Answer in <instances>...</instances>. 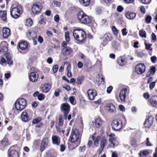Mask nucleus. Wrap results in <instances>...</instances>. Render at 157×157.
I'll use <instances>...</instances> for the list:
<instances>
[{
  "label": "nucleus",
  "mask_w": 157,
  "mask_h": 157,
  "mask_svg": "<svg viewBox=\"0 0 157 157\" xmlns=\"http://www.w3.org/2000/svg\"><path fill=\"white\" fill-rule=\"evenodd\" d=\"M141 2L143 4H147L150 3L151 0H140Z\"/></svg>",
  "instance_id": "864d4df0"
},
{
  "label": "nucleus",
  "mask_w": 157,
  "mask_h": 157,
  "mask_svg": "<svg viewBox=\"0 0 157 157\" xmlns=\"http://www.w3.org/2000/svg\"><path fill=\"white\" fill-rule=\"evenodd\" d=\"M72 52V50L70 47L62 48L61 51V54L64 56L69 55Z\"/></svg>",
  "instance_id": "a211bd4d"
},
{
  "label": "nucleus",
  "mask_w": 157,
  "mask_h": 157,
  "mask_svg": "<svg viewBox=\"0 0 157 157\" xmlns=\"http://www.w3.org/2000/svg\"><path fill=\"white\" fill-rule=\"evenodd\" d=\"M62 86L63 88H64L67 91H69L71 89L69 85H63Z\"/></svg>",
  "instance_id": "4d7b16f0"
},
{
  "label": "nucleus",
  "mask_w": 157,
  "mask_h": 157,
  "mask_svg": "<svg viewBox=\"0 0 157 157\" xmlns=\"http://www.w3.org/2000/svg\"><path fill=\"white\" fill-rule=\"evenodd\" d=\"M21 9V7L20 5H17V7H13L10 12L12 17L15 19L18 18L20 16V11Z\"/></svg>",
  "instance_id": "39448f33"
},
{
  "label": "nucleus",
  "mask_w": 157,
  "mask_h": 157,
  "mask_svg": "<svg viewBox=\"0 0 157 157\" xmlns=\"http://www.w3.org/2000/svg\"><path fill=\"white\" fill-rule=\"evenodd\" d=\"M18 47L21 49L24 50L27 48L28 44L25 41H22L19 43Z\"/></svg>",
  "instance_id": "cd10ccee"
},
{
  "label": "nucleus",
  "mask_w": 157,
  "mask_h": 157,
  "mask_svg": "<svg viewBox=\"0 0 157 157\" xmlns=\"http://www.w3.org/2000/svg\"><path fill=\"white\" fill-rule=\"evenodd\" d=\"M69 100L70 103L71 104L73 105H75V101L73 97L71 96L70 97Z\"/></svg>",
  "instance_id": "49530a36"
},
{
  "label": "nucleus",
  "mask_w": 157,
  "mask_h": 157,
  "mask_svg": "<svg viewBox=\"0 0 157 157\" xmlns=\"http://www.w3.org/2000/svg\"><path fill=\"white\" fill-rule=\"evenodd\" d=\"M123 9V8L121 6H118L117 8V10L119 12H122Z\"/></svg>",
  "instance_id": "bf43d9fd"
},
{
  "label": "nucleus",
  "mask_w": 157,
  "mask_h": 157,
  "mask_svg": "<svg viewBox=\"0 0 157 157\" xmlns=\"http://www.w3.org/2000/svg\"><path fill=\"white\" fill-rule=\"evenodd\" d=\"M127 91V88H124L122 89L119 94V97L121 100L122 101H125V98L126 96V93Z\"/></svg>",
  "instance_id": "aec40b11"
},
{
  "label": "nucleus",
  "mask_w": 157,
  "mask_h": 157,
  "mask_svg": "<svg viewBox=\"0 0 157 157\" xmlns=\"http://www.w3.org/2000/svg\"><path fill=\"white\" fill-rule=\"evenodd\" d=\"M64 119L63 118H63L61 117H59V126L60 125H62L63 124V120Z\"/></svg>",
  "instance_id": "0e129e2a"
},
{
  "label": "nucleus",
  "mask_w": 157,
  "mask_h": 157,
  "mask_svg": "<svg viewBox=\"0 0 157 157\" xmlns=\"http://www.w3.org/2000/svg\"><path fill=\"white\" fill-rule=\"evenodd\" d=\"M86 146L85 145H83L82 147H80L78 149V151L80 152H83L85 150Z\"/></svg>",
  "instance_id": "603ef678"
},
{
  "label": "nucleus",
  "mask_w": 157,
  "mask_h": 157,
  "mask_svg": "<svg viewBox=\"0 0 157 157\" xmlns=\"http://www.w3.org/2000/svg\"><path fill=\"white\" fill-rule=\"evenodd\" d=\"M3 36L4 38H6L8 37L10 34V30L8 28L5 27L2 30Z\"/></svg>",
  "instance_id": "412c9836"
},
{
  "label": "nucleus",
  "mask_w": 157,
  "mask_h": 157,
  "mask_svg": "<svg viewBox=\"0 0 157 157\" xmlns=\"http://www.w3.org/2000/svg\"><path fill=\"white\" fill-rule=\"evenodd\" d=\"M0 18L4 21H7V13L6 10L0 11Z\"/></svg>",
  "instance_id": "b1692460"
},
{
  "label": "nucleus",
  "mask_w": 157,
  "mask_h": 157,
  "mask_svg": "<svg viewBox=\"0 0 157 157\" xmlns=\"http://www.w3.org/2000/svg\"><path fill=\"white\" fill-rule=\"evenodd\" d=\"M41 120V118L38 117L37 118L33 119L32 121V123L33 124H35L38 123Z\"/></svg>",
  "instance_id": "ea45409f"
},
{
  "label": "nucleus",
  "mask_w": 157,
  "mask_h": 157,
  "mask_svg": "<svg viewBox=\"0 0 157 157\" xmlns=\"http://www.w3.org/2000/svg\"><path fill=\"white\" fill-rule=\"evenodd\" d=\"M149 102L153 106L157 107V96H152L149 100Z\"/></svg>",
  "instance_id": "5701e85b"
},
{
  "label": "nucleus",
  "mask_w": 157,
  "mask_h": 157,
  "mask_svg": "<svg viewBox=\"0 0 157 157\" xmlns=\"http://www.w3.org/2000/svg\"><path fill=\"white\" fill-rule=\"evenodd\" d=\"M126 17L129 19H132L136 16V14L134 13H131L129 12H126L125 13Z\"/></svg>",
  "instance_id": "c85d7f7f"
},
{
  "label": "nucleus",
  "mask_w": 157,
  "mask_h": 157,
  "mask_svg": "<svg viewBox=\"0 0 157 157\" xmlns=\"http://www.w3.org/2000/svg\"><path fill=\"white\" fill-rule=\"evenodd\" d=\"M112 128L115 130H118L123 127L122 121L120 119L114 120L111 123Z\"/></svg>",
  "instance_id": "0eeeda50"
},
{
  "label": "nucleus",
  "mask_w": 157,
  "mask_h": 157,
  "mask_svg": "<svg viewBox=\"0 0 157 157\" xmlns=\"http://www.w3.org/2000/svg\"><path fill=\"white\" fill-rule=\"evenodd\" d=\"M29 77V80L31 82H35L38 78V74L36 72H32L30 73Z\"/></svg>",
  "instance_id": "f8f14e48"
},
{
  "label": "nucleus",
  "mask_w": 157,
  "mask_h": 157,
  "mask_svg": "<svg viewBox=\"0 0 157 157\" xmlns=\"http://www.w3.org/2000/svg\"><path fill=\"white\" fill-rule=\"evenodd\" d=\"M66 41H63L61 44V48L62 49V48H68V47H67V43Z\"/></svg>",
  "instance_id": "3c124183"
},
{
  "label": "nucleus",
  "mask_w": 157,
  "mask_h": 157,
  "mask_svg": "<svg viewBox=\"0 0 157 157\" xmlns=\"http://www.w3.org/2000/svg\"><path fill=\"white\" fill-rule=\"evenodd\" d=\"M58 138L57 136H52V140L53 144H56L58 145Z\"/></svg>",
  "instance_id": "4c0bfd02"
},
{
  "label": "nucleus",
  "mask_w": 157,
  "mask_h": 157,
  "mask_svg": "<svg viewBox=\"0 0 157 157\" xmlns=\"http://www.w3.org/2000/svg\"><path fill=\"white\" fill-rule=\"evenodd\" d=\"M112 31L115 35H117L118 34V32L117 29L116 28L115 26H113L112 27Z\"/></svg>",
  "instance_id": "8fccbe9b"
},
{
  "label": "nucleus",
  "mask_w": 157,
  "mask_h": 157,
  "mask_svg": "<svg viewBox=\"0 0 157 157\" xmlns=\"http://www.w3.org/2000/svg\"><path fill=\"white\" fill-rule=\"evenodd\" d=\"M139 35L142 37L146 38V32L143 30H141L139 31Z\"/></svg>",
  "instance_id": "58836bf2"
},
{
  "label": "nucleus",
  "mask_w": 157,
  "mask_h": 157,
  "mask_svg": "<svg viewBox=\"0 0 157 157\" xmlns=\"http://www.w3.org/2000/svg\"><path fill=\"white\" fill-rule=\"evenodd\" d=\"M145 67L143 63L137 64L136 67L135 71L138 74H141L144 72Z\"/></svg>",
  "instance_id": "1a4fd4ad"
},
{
  "label": "nucleus",
  "mask_w": 157,
  "mask_h": 157,
  "mask_svg": "<svg viewBox=\"0 0 157 157\" xmlns=\"http://www.w3.org/2000/svg\"><path fill=\"white\" fill-rule=\"evenodd\" d=\"M75 39L79 42L84 41L86 39L85 32L82 29H75L73 32Z\"/></svg>",
  "instance_id": "f257e3e1"
},
{
  "label": "nucleus",
  "mask_w": 157,
  "mask_h": 157,
  "mask_svg": "<svg viewBox=\"0 0 157 157\" xmlns=\"http://www.w3.org/2000/svg\"><path fill=\"white\" fill-rule=\"evenodd\" d=\"M65 40L67 42H69L70 40L69 33V32H66L65 33Z\"/></svg>",
  "instance_id": "79ce46f5"
},
{
  "label": "nucleus",
  "mask_w": 157,
  "mask_h": 157,
  "mask_svg": "<svg viewBox=\"0 0 157 157\" xmlns=\"http://www.w3.org/2000/svg\"><path fill=\"white\" fill-rule=\"evenodd\" d=\"M40 20L39 21V23L40 24H44L45 23L44 20V19L43 16L41 15L40 17Z\"/></svg>",
  "instance_id": "5fc2aeb1"
},
{
  "label": "nucleus",
  "mask_w": 157,
  "mask_h": 157,
  "mask_svg": "<svg viewBox=\"0 0 157 157\" xmlns=\"http://www.w3.org/2000/svg\"><path fill=\"white\" fill-rule=\"evenodd\" d=\"M51 88V85L48 83L42 85L41 88V90L43 92L47 93L50 90Z\"/></svg>",
  "instance_id": "6ab92c4d"
},
{
  "label": "nucleus",
  "mask_w": 157,
  "mask_h": 157,
  "mask_svg": "<svg viewBox=\"0 0 157 157\" xmlns=\"http://www.w3.org/2000/svg\"><path fill=\"white\" fill-rule=\"evenodd\" d=\"M121 31L122 32V34L123 35L125 36L127 34V32L126 31V29L124 28L122 29Z\"/></svg>",
  "instance_id": "e2e57ef3"
},
{
  "label": "nucleus",
  "mask_w": 157,
  "mask_h": 157,
  "mask_svg": "<svg viewBox=\"0 0 157 157\" xmlns=\"http://www.w3.org/2000/svg\"><path fill=\"white\" fill-rule=\"evenodd\" d=\"M152 117L151 116L149 117L148 119L146 120L144 122L145 127L147 128L150 127L152 123Z\"/></svg>",
  "instance_id": "393cba45"
},
{
  "label": "nucleus",
  "mask_w": 157,
  "mask_h": 157,
  "mask_svg": "<svg viewBox=\"0 0 157 157\" xmlns=\"http://www.w3.org/2000/svg\"><path fill=\"white\" fill-rule=\"evenodd\" d=\"M87 94L89 99L90 100H93L94 98L97 95V93L95 90L91 89L87 90Z\"/></svg>",
  "instance_id": "9d476101"
},
{
  "label": "nucleus",
  "mask_w": 157,
  "mask_h": 157,
  "mask_svg": "<svg viewBox=\"0 0 157 157\" xmlns=\"http://www.w3.org/2000/svg\"><path fill=\"white\" fill-rule=\"evenodd\" d=\"M100 139H101V137L99 136H98L94 140V144L95 146H97L98 145L99 140Z\"/></svg>",
  "instance_id": "c03bdc74"
},
{
  "label": "nucleus",
  "mask_w": 157,
  "mask_h": 157,
  "mask_svg": "<svg viewBox=\"0 0 157 157\" xmlns=\"http://www.w3.org/2000/svg\"><path fill=\"white\" fill-rule=\"evenodd\" d=\"M119 44L117 42L113 41L112 43V47L114 49H116L119 46Z\"/></svg>",
  "instance_id": "a19ab883"
},
{
  "label": "nucleus",
  "mask_w": 157,
  "mask_h": 157,
  "mask_svg": "<svg viewBox=\"0 0 157 157\" xmlns=\"http://www.w3.org/2000/svg\"><path fill=\"white\" fill-rule=\"evenodd\" d=\"M41 9V4L39 2L34 3L33 5L32 8V13L35 14L39 13Z\"/></svg>",
  "instance_id": "6e6552de"
},
{
  "label": "nucleus",
  "mask_w": 157,
  "mask_h": 157,
  "mask_svg": "<svg viewBox=\"0 0 157 157\" xmlns=\"http://www.w3.org/2000/svg\"><path fill=\"white\" fill-rule=\"evenodd\" d=\"M48 145V139L47 138H44L41 142L40 150L43 151L47 147Z\"/></svg>",
  "instance_id": "f3484780"
},
{
  "label": "nucleus",
  "mask_w": 157,
  "mask_h": 157,
  "mask_svg": "<svg viewBox=\"0 0 157 157\" xmlns=\"http://www.w3.org/2000/svg\"><path fill=\"white\" fill-rule=\"evenodd\" d=\"M107 141L104 137H102L101 139L100 147L104 148L105 145L106 144Z\"/></svg>",
  "instance_id": "473e14b6"
},
{
  "label": "nucleus",
  "mask_w": 157,
  "mask_h": 157,
  "mask_svg": "<svg viewBox=\"0 0 157 157\" xmlns=\"http://www.w3.org/2000/svg\"><path fill=\"white\" fill-rule=\"evenodd\" d=\"M103 123V121L101 118L98 117L95 120V125L97 128L99 129L102 127Z\"/></svg>",
  "instance_id": "2eb2a0df"
},
{
  "label": "nucleus",
  "mask_w": 157,
  "mask_h": 157,
  "mask_svg": "<svg viewBox=\"0 0 157 157\" xmlns=\"http://www.w3.org/2000/svg\"><path fill=\"white\" fill-rule=\"evenodd\" d=\"M60 151L61 152H63L66 148V146L63 144H61L60 146Z\"/></svg>",
  "instance_id": "680f3d73"
},
{
  "label": "nucleus",
  "mask_w": 157,
  "mask_h": 157,
  "mask_svg": "<svg viewBox=\"0 0 157 157\" xmlns=\"http://www.w3.org/2000/svg\"><path fill=\"white\" fill-rule=\"evenodd\" d=\"M26 36L29 40H33L36 36V33L33 30H29L26 33Z\"/></svg>",
  "instance_id": "4468645a"
},
{
  "label": "nucleus",
  "mask_w": 157,
  "mask_h": 157,
  "mask_svg": "<svg viewBox=\"0 0 157 157\" xmlns=\"http://www.w3.org/2000/svg\"><path fill=\"white\" fill-rule=\"evenodd\" d=\"M6 58L7 59L8 64L9 66L12 65L13 64V61L12 59L11 56L10 54H6Z\"/></svg>",
  "instance_id": "2f4dec72"
},
{
  "label": "nucleus",
  "mask_w": 157,
  "mask_h": 157,
  "mask_svg": "<svg viewBox=\"0 0 157 157\" xmlns=\"http://www.w3.org/2000/svg\"><path fill=\"white\" fill-rule=\"evenodd\" d=\"M21 117L22 120L25 122H27L30 120L27 113L25 111H23L22 113Z\"/></svg>",
  "instance_id": "4be33fe9"
},
{
  "label": "nucleus",
  "mask_w": 157,
  "mask_h": 157,
  "mask_svg": "<svg viewBox=\"0 0 157 157\" xmlns=\"http://www.w3.org/2000/svg\"><path fill=\"white\" fill-rule=\"evenodd\" d=\"M17 151L13 150H11L9 151V157H19Z\"/></svg>",
  "instance_id": "a878e982"
},
{
  "label": "nucleus",
  "mask_w": 157,
  "mask_h": 157,
  "mask_svg": "<svg viewBox=\"0 0 157 157\" xmlns=\"http://www.w3.org/2000/svg\"><path fill=\"white\" fill-rule=\"evenodd\" d=\"M110 145L109 147L114 148L117 146L118 144V142L116 138L114 137H110L109 140Z\"/></svg>",
  "instance_id": "ddd939ff"
},
{
  "label": "nucleus",
  "mask_w": 157,
  "mask_h": 157,
  "mask_svg": "<svg viewBox=\"0 0 157 157\" xmlns=\"http://www.w3.org/2000/svg\"><path fill=\"white\" fill-rule=\"evenodd\" d=\"M44 95L42 94H40L38 96V99L40 101L43 100L45 98Z\"/></svg>",
  "instance_id": "a18cd8bd"
},
{
  "label": "nucleus",
  "mask_w": 157,
  "mask_h": 157,
  "mask_svg": "<svg viewBox=\"0 0 157 157\" xmlns=\"http://www.w3.org/2000/svg\"><path fill=\"white\" fill-rule=\"evenodd\" d=\"M60 109L63 113V118L65 120H67L70 109V105L67 103H63L61 105Z\"/></svg>",
  "instance_id": "423d86ee"
},
{
  "label": "nucleus",
  "mask_w": 157,
  "mask_h": 157,
  "mask_svg": "<svg viewBox=\"0 0 157 157\" xmlns=\"http://www.w3.org/2000/svg\"><path fill=\"white\" fill-rule=\"evenodd\" d=\"M151 17L150 16H147L145 18L146 22L147 23H151Z\"/></svg>",
  "instance_id": "de8ad7c7"
},
{
  "label": "nucleus",
  "mask_w": 157,
  "mask_h": 157,
  "mask_svg": "<svg viewBox=\"0 0 157 157\" xmlns=\"http://www.w3.org/2000/svg\"><path fill=\"white\" fill-rule=\"evenodd\" d=\"M151 62L154 63H155L157 60V58L155 56H153L151 58Z\"/></svg>",
  "instance_id": "6e6d98bb"
},
{
  "label": "nucleus",
  "mask_w": 157,
  "mask_h": 157,
  "mask_svg": "<svg viewBox=\"0 0 157 157\" xmlns=\"http://www.w3.org/2000/svg\"><path fill=\"white\" fill-rule=\"evenodd\" d=\"M84 79V77L83 76H78L77 79L76 83L78 85L81 84Z\"/></svg>",
  "instance_id": "f704fd0d"
},
{
  "label": "nucleus",
  "mask_w": 157,
  "mask_h": 157,
  "mask_svg": "<svg viewBox=\"0 0 157 157\" xmlns=\"http://www.w3.org/2000/svg\"><path fill=\"white\" fill-rule=\"evenodd\" d=\"M9 144V140L6 137H5L2 140L0 141V147L4 148Z\"/></svg>",
  "instance_id": "dca6fc26"
},
{
  "label": "nucleus",
  "mask_w": 157,
  "mask_h": 157,
  "mask_svg": "<svg viewBox=\"0 0 157 157\" xmlns=\"http://www.w3.org/2000/svg\"><path fill=\"white\" fill-rule=\"evenodd\" d=\"M117 62L119 65L120 66H123L125 64L124 59L122 56H120L118 58Z\"/></svg>",
  "instance_id": "c756f323"
},
{
  "label": "nucleus",
  "mask_w": 157,
  "mask_h": 157,
  "mask_svg": "<svg viewBox=\"0 0 157 157\" xmlns=\"http://www.w3.org/2000/svg\"><path fill=\"white\" fill-rule=\"evenodd\" d=\"M149 71L151 72V75H153L155 71V68L154 67H152L149 70Z\"/></svg>",
  "instance_id": "338daca9"
},
{
  "label": "nucleus",
  "mask_w": 157,
  "mask_h": 157,
  "mask_svg": "<svg viewBox=\"0 0 157 157\" xmlns=\"http://www.w3.org/2000/svg\"><path fill=\"white\" fill-rule=\"evenodd\" d=\"M33 24V20L31 18H28V19H26L25 23V24L26 25H27V26L29 27L31 26Z\"/></svg>",
  "instance_id": "c9c22d12"
},
{
  "label": "nucleus",
  "mask_w": 157,
  "mask_h": 157,
  "mask_svg": "<svg viewBox=\"0 0 157 157\" xmlns=\"http://www.w3.org/2000/svg\"><path fill=\"white\" fill-rule=\"evenodd\" d=\"M149 138H147L146 139V145L147 146H152V145L151 143L149 140Z\"/></svg>",
  "instance_id": "69168bd1"
},
{
  "label": "nucleus",
  "mask_w": 157,
  "mask_h": 157,
  "mask_svg": "<svg viewBox=\"0 0 157 157\" xmlns=\"http://www.w3.org/2000/svg\"><path fill=\"white\" fill-rule=\"evenodd\" d=\"M145 48L148 51H152V49L151 48V47L152 44H145Z\"/></svg>",
  "instance_id": "37998d69"
},
{
  "label": "nucleus",
  "mask_w": 157,
  "mask_h": 157,
  "mask_svg": "<svg viewBox=\"0 0 157 157\" xmlns=\"http://www.w3.org/2000/svg\"><path fill=\"white\" fill-rule=\"evenodd\" d=\"M113 89V87L112 86H109L107 88V92L108 94L110 93L111 91Z\"/></svg>",
  "instance_id": "052dcab7"
},
{
  "label": "nucleus",
  "mask_w": 157,
  "mask_h": 157,
  "mask_svg": "<svg viewBox=\"0 0 157 157\" xmlns=\"http://www.w3.org/2000/svg\"><path fill=\"white\" fill-rule=\"evenodd\" d=\"M81 4L84 6H89L90 3V0H78Z\"/></svg>",
  "instance_id": "72a5a7b5"
},
{
  "label": "nucleus",
  "mask_w": 157,
  "mask_h": 157,
  "mask_svg": "<svg viewBox=\"0 0 157 157\" xmlns=\"http://www.w3.org/2000/svg\"><path fill=\"white\" fill-rule=\"evenodd\" d=\"M155 85V82H151L150 84L149 88L151 90H152Z\"/></svg>",
  "instance_id": "13d9d810"
},
{
  "label": "nucleus",
  "mask_w": 157,
  "mask_h": 157,
  "mask_svg": "<svg viewBox=\"0 0 157 157\" xmlns=\"http://www.w3.org/2000/svg\"><path fill=\"white\" fill-rule=\"evenodd\" d=\"M77 66L78 68H81L83 66V63L81 62H78L77 64Z\"/></svg>",
  "instance_id": "774afa93"
},
{
  "label": "nucleus",
  "mask_w": 157,
  "mask_h": 157,
  "mask_svg": "<svg viewBox=\"0 0 157 157\" xmlns=\"http://www.w3.org/2000/svg\"><path fill=\"white\" fill-rule=\"evenodd\" d=\"M8 51L7 43L2 41L0 43V53L5 54Z\"/></svg>",
  "instance_id": "9b49d317"
},
{
  "label": "nucleus",
  "mask_w": 157,
  "mask_h": 157,
  "mask_svg": "<svg viewBox=\"0 0 157 157\" xmlns=\"http://www.w3.org/2000/svg\"><path fill=\"white\" fill-rule=\"evenodd\" d=\"M149 154L148 151L146 150H144L142 151H140L139 153V156L140 157H144L146 156Z\"/></svg>",
  "instance_id": "e433bc0d"
},
{
  "label": "nucleus",
  "mask_w": 157,
  "mask_h": 157,
  "mask_svg": "<svg viewBox=\"0 0 157 157\" xmlns=\"http://www.w3.org/2000/svg\"><path fill=\"white\" fill-rule=\"evenodd\" d=\"M77 17L78 20L82 24H88L91 22V17L87 15L82 11L78 13Z\"/></svg>",
  "instance_id": "f03ea898"
},
{
  "label": "nucleus",
  "mask_w": 157,
  "mask_h": 157,
  "mask_svg": "<svg viewBox=\"0 0 157 157\" xmlns=\"http://www.w3.org/2000/svg\"><path fill=\"white\" fill-rule=\"evenodd\" d=\"M106 108L107 110L110 113L113 112L115 110V106L111 103L108 104Z\"/></svg>",
  "instance_id": "bb28decb"
},
{
  "label": "nucleus",
  "mask_w": 157,
  "mask_h": 157,
  "mask_svg": "<svg viewBox=\"0 0 157 157\" xmlns=\"http://www.w3.org/2000/svg\"><path fill=\"white\" fill-rule=\"evenodd\" d=\"M58 66L57 65H55L52 68V71L54 73H56L58 70Z\"/></svg>",
  "instance_id": "09e8293b"
},
{
  "label": "nucleus",
  "mask_w": 157,
  "mask_h": 157,
  "mask_svg": "<svg viewBox=\"0 0 157 157\" xmlns=\"http://www.w3.org/2000/svg\"><path fill=\"white\" fill-rule=\"evenodd\" d=\"M15 107L18 110L21 111L24 109L27 105L26 100L23 98L18 99L15 102Z\"/></svg>",
  "instance_id": "7ed1b4c3"
},
{
  "label": "nucleus",
  "mask_w": 157,
  "mask_h": 157,
  "mask_svg": "<svg viewBox=\"0 0 157 157\" xmlns=\"http://www.w3.org/2000/svg\"><path fill=\"white\" fill-rule=\"evenodd\" d=\"M71 141L72 143L80 142L81 135L77 129L75 128L72 130L71 134L70 137Z\"/></svg>",
  "instance_id": "20e7f679"
},
{
  "label": "nucleus",
  "mask_w": 157,
  "mask_h": 157,
  "mask_svg": "<svg viewBox=\"0 0 157 157\" xmlns=\"http://www.w3.org/2000/svg\"><path fill=\"white\" fill-rule=\"evenodd\" d=\"M102 39L103 40V44H106L108 42L110 41V39L108 34L106 33L103 35Z\"/></svg>",
  "instance_id": "7c9ffc66"
}]
</instances>
